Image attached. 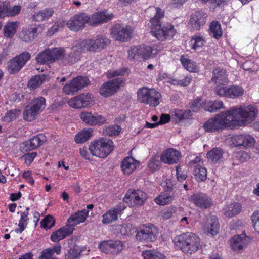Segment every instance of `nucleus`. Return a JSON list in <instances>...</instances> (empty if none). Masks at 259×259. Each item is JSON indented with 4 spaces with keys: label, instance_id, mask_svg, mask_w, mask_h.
Segmentation results:
<instances>
[{
    "label": "nucleus",
    "instance_id": "nucleus-25",
    "mask_svg": "<svg viewBox=\"0 0 259 259\" xmlns=\"http://www.w3.org/2000/svg\"><path fill=\"white\" fill-rule=\"evenodd\" d=\"M74 228L69 225L61 227L58 230L52 233L51 236V239L53 242H58L65 238L66 236L70 235L73 232Z\"/></svg>",
    "mask_w": 259,
    "mask_h": 259
},
{
    "label": "nucleus",
    "instance_id": "nucleus-9",
    "mask_svg": "<svg viewBox=\"0 0 259 259\" xmlns=\"http://www.w3.org/2000/svg\"><path fill=\"white\" fill-rule=\"evenodd\" d=\"M31 54L24 51L11 59L7 63V69L11 74L18 73L30 59Z\"/></svg>",
    "mask_w": 259,
    "mask_h": 259
},
{
    "label": "nucleus",
    "instance_id": "nucleus-47",
    "mask_svg": "<svg viewBox=\"0 0 259 259\" xmlns=\"http://www.w3.org/2000/svg\"><path fill=\"white\" fill-rule=\"evenodd\" d=\"M209 29L213 36L217 39L220 38L222 35L221 25L218 21H214L211 22Z\"/></svg>",
    "mask_w": 259,
    "mask_h": 259
},
{
    "label": "nucleus",
    "instance_id": "nucleus-56",
    "mask_svg": "<svg viewBox=\"0 0 259 259\" xmlns=\"http://www.w3.org/2000/svg\"><path fill=\"white\" fill-rule=\"evenodd\" d=\"M73 79L74 84H77L82 88L87 86L90 83L89 79L85 76H79L73 78Z\"/></svg>",
    "mask_w": 259,
    "mask_h": 259
},
{
    "label": "nucleus",
    "instance_id": "nucleus-44",
    "mask_svg": "<svg viewBox=\"0 0 259 259\" xmlns=\"http://www.w3.org/2000/svg\"><path fill=\"white\" fill-rule=\"evenodd\" d=\"M17 23L12 22L7 24L4 27V34L5 37H12L16 32Z\"/></svg>",
    "mask_w": 259,
    "mask_h": 259
},
{
    "label": "nucleus",
    "instance_id": "nucleus-20",
    "mask_svg": "<svg viewBox=\"0 0 259 259\" xmlns=\"http://www.w3.org/2000/svg\"><path fill=\"white\" fill-rule=\"evenodd\" d=\"M64 50L63 51V53ZM82 54L79 48L75 43L70 50V51L65 55L63 53L62 57L63 62L67 64H73L78 61L80 58V55Z\"/></svg>",
    "mask_w": 259,
    "mask_h": 259
},
{
    "label": "nucleus",
    "instance_id": "nucleus-1",
    "mask_svg": "<svg viewBox=\"0 0 259 259\" xmlns=\"http://www.w3.org/2000/svg\"><path fill=\"white\" fill-rule=\"evenodd\" d=\"M257 110L252 105L233 107L229 110L217 114L203 125L207 132H215L225 128H231L251 123L255 119Z\"/></svg>",
    "mask_w": 259,
    "mask_h": 259
},
{
    "label": "nucleus",
    "instance_id": "nucleus-29",
    "mask_svg": "<svg viewBox=\"0 0 259 259\" xmlns=\"http://www.w3.org/2000/svg\"><path fill=\"white\" fill-rule=\"evenodd\" d=\"M88 213L89 211L86 209L78 211L77 212L72 215L68 219V225L73 228V227L74 226L84 222Z\"/></svg>",
    "mask_w": 259,
    "mask_h": 259
},
{
    "label": "nucleus",
    "instance_id": "nucleus-12",
    "mask_svg": "<svg viewBox=\"0 0 259 259\" xmlns=\"http://www.w3.org/2000/svg\"><path fill=\"white\" fill-rule=\"evenodd\" d=\"M90 17L84 13H80L72 17L66 23L67 27L72 31L77 32L85 27L90 22Z\"/></svg>",
    "mask_w": 259,
    "mask_h": 259
},
{
    "label": "nucleus",
    "instance_id": "nucleus-63",
    "mask_svg": "<svg viewBox=\"0 0 259 259\" xmlns=\"http://www.w3.org/2000/svg\"><path fill=\"white\" fill-rule=\"evenodd\" d=\"M191 41L193 45V48L196 49L203 45L204 40L199 36H194L193 37Z\"/></svg>",
    "mask_w": 259,
    "mask_h": 259
},
{
    "label": "nucleus",
    "instance_id": "nucleus-46",
    "mask_svg": "<svg viewBox=\"0 0 259 259\" xmlns=\"http://www.w3.org/2000/svg\"><path fill=\"white\" fill-rule=\"evenodd\" d=\"M110 243V253L117 254L121 251L123 248L122 242L120 240H109Z\"/></svg>",
    "mask_w": 259,
    "mask_h": 259
},
{
    "label": "nucleus",
    "instance_id": "nucleus-15",
    "mask_svg": "<svg viewBox=\"0 0 259 259\" xmlns=\"http://www.w3.org/2000/svg\"><path fill=\"white\" fill-rule=\"evenodd\" d=\"M110 33L115 40L125 42L131 38L132 30L130 27L116 24L112 28Z\"/></svg>",
    "mask_w": 259,
    "mask_h": 259
},
{
    "label": "nucleus",
    "instance_id": "nucleus-40",
    "mask_svg": "<svg viewBox=\"0 0 259 259\" xmlns=\"http://www.w3.org/2000/svg\"><path fill=\"white\" fill-rule=\"evenodd\" d=\"M192 115L190 110H177L172 114L171 116L172 118H175L176 122L180 121L182 120L189 119Z\"/></svg>",
    "mask_w": 259,
    "mask_h": 259
},
{
    "label": "nucleus",
    "instance_id": "nucleus-48",
    "mask_svg": "<svg viewBox=\"0 0 259 259\" xmlns=\"http://www.w3.org/2000/svg\"><path fill=\"white\" fill-rule=\"evenodd\" d=\"M224 108V104L222 101L215 100L209 102L206 106L205 110L210 112H216L218 109Z\"/></svg>",
    "mask_w": 259,
    "mask_h": 259
},
{
    "label": "nucleus",
    "instance_id": "nucleus-7",
    "mask_svg": "<svg viewBox=\"0 0 259 259\" xmlns=\"http://www.w3.org/2000/svg\"><path fill=\"white\" fill-rule=\"evenodd\" d=\"M138 100L142 103L149 105L151 107H156L159 104L161 94L153 89L143 87L137 92Z\"/></svg>",
    "mask_w": 259,
    "mask_h": 259
},
{
    "label": "nucleus",
    "instance_id": "nucleus-43",
    "mask_svg": "<svg viewBox=\"0 0 259 259\" xmlns=\"http://www.w3.org/2000/svg\"><path fill=\"white\" fill-rule=\"evenodd\" d=\"M142 254L144 259H165L163 254L155 250H145Z\"/></svg>",
    "mask_w": 259,
    "mask_h": 259
},
{
    "label": "nucleus",
    "instance_id": "nucleus-28",
    "mask_svg": "<svg viewBox=\"0 0 259 259\" xmlns=\"http://www.w3.org/2000/svg\"><path fill=\"white\" fill-rule=\"evenodd\" d=\"M38 35V28L29 27L23 29L19 33V38L24 42H30L34 40Z\"/></svg>",
    "mask_w": 259,
    "mask_h": 259
},
{
    "label": "nucleus",
    "instance_id": "nucleus-49",
    "mask_svg": "<svg viewBox=\"0 0 259 259\" xmlns=\"http://www.w3.org/2000/svg\"><path fill=\"white\" fill-rule=\"evenodd\" d=\"M244 93V90L239 86H232L228 88V95L230 98H234L242 96Z\"/></svg>",
    "mask_w": 259,
    "mask_h": 259
},
{
    "label": "nucleus",
    "instance_id": "nucleus-11",
    "mask_svg": "<svg viewBox=\"0 0 259 259\" xmlns=\"http://www.w3.org/2000/svg\"><path fill=\"white\" fill-rule=\"evenodd\" d=\"M157 228L152 224L148 226H143V228L137 232L136 238L137 240L144 242H153L157 239Z\"/></svg>",
    "mask_w": 259,
    "mask_h": 259
},
{
    "label": "nucleus",
    "instance_id": "nucleus-42",
    "mask_svg": "<svg viewBox=\"0 0 259 259\" xmlns=\"http://www.w3.org/2000/svg\"><path fill=\"white\" fill-rule=\"evenodd\" d=\"M194 172L197 181L202 182L206 179L207 170L204 167L194 166Z\"/></svg>",
    "mask_w": 259,
    "mask_h": 259
},
{
    "label": "nucleus",
    "instance_id": "nucleus-39",
    "mask_svg": "<svg viewBox=\"0 0 259 259\" xmlns=\"http://www.w3.org/2000/svg\"><path fill=\"white\" fill-rule=\"evenodd\" d=\"M174 193L169 194L168 193L161 194L154 199V202L158 204L164 205L171 202L175 198Z\"/></svg>",
    "mask_w": 259,
    "mask_h": 259
},
{
    "label": "nucleus",
    "instance_id": "nucleus-33",
    "mask_svg": "<svg viewBox=\"0 0 259 259\" xmlns=\"http://www.w3.org/2000/svg\"><path fill=\"white\" fill-rule=\"evenodd\" d=\"M54 13L53 8H48L39 12H35L32 18L36 21L41 22L50 18Z\"/></svg>",
    "mask_w": 259,
    "mask_h": 259
},
{
    "label": "nucleus",
    "instance_id": "nucleus-50",
    "mask_svg": "<svg viewBox=\"0 0 259 259\" xmlns=\"http://www.w3.org/2000/svg\"><path fill=\"white\" fill-rule=\"evenodd\" d=\"M139 46H134L128 51V59L131 61H140L139 56Z\"/></svg>",
    "mask_w": 259,
    "mask_h": 259
},
{
    "label": "nucleus",
    "instance_id": "nucleus-13",
    "mask_svg": "<svg viewBox=\"0 0 259 259\" xmlns=\"http://www.w3.org/2000/svg\"><path fill=\"white\" fill-rule=\"evenodd\" d=\"M123 82L122 77L115 78L104 82L99 89L100 94L105 97H109L117 92Z\"/></svg>",
    "mask_w": 259,
    "mask_h": 259
},
{
    "label": "nucleus",
    "instance_id": "nucleus-16",
    "mask_svg": "<svg viewBox=\"0 0 259 259\" xmlns=\"http://www.w3.org/2000/svg\"><path fill=\"white\" fill-rule=\"evenodd\" d=\"M79 117L83 122L91 126H101L107 122L105 117L97 113L84 111L80 114Z\"/></svg>",
    "mask_w": 259,
    "mask_h": 259
},
{
    "label": "nucleus",
    "instance_id": "nucleus-6",
    "mask_svg": "<svg viewBox=\"0 0 259 259\" xmlns=\"http://www.w3.org/2000/svg\"><path fill=\"white\" fill-rule=\"evenodd\" d=\"M45 107L46 99L44 97L34 98L26 106L23 113L24 119L28 121H32Z\"/></svg>",
    "mask_w": 259,
    "mask_h": 259
},
{
    "label": "nucleus",
    "instance_id": "nucleus-57",
    "mask_svg": "<svg viewBox=\"0 0 259 259\" xmlns=\"http://www.w3.org/2000/svg\"><path fill=\"white\" fill-rule=\"evenodd\" d=\"M204 102L200 98H197L194 100L191 105L190 108L193 112H197L200 108L203 107Z\"/></svg>",
    "mask_w": 259,
    "mask_h": 259
},
{
    "label": "nucleus",
    "instance_id": "nucleus-52",
    "mask_svg": "<svg viewBox=\"0 0 259 259\" xmlns=\"http://www.w3.org/2000/svg\"><path fill=\"white\" fill-rule=\"evenodd\" d=\"M118 217L113 211L109 210L103 215L102 223L108 224L117 220Z\"/></svg>",
    "mask_w": 259,
    "mask_h": 259
},
{
    "label": "nucleus",
    "instance_id": "nucleus-24",
    "mask_svg": "<svg viewBox=\"0 0 259 259\" xmlns=\"http://www.w3.org/2000/svg\"><path fill=\"white\" fill-rule=\"evenodd\" d=\"M46 141V137L43 134L34 136L29 140L24 143V148L26 151H31L40 146Z\"/></svg>",
    "mask_w": 259,
    "mask_h": 259
},
{
    "label": "nucleus",
    "instance_id": "nucleus-22",
    "mask_svg": "<svg viewBox=\"0 0 259 259\" xmlns=\"http://www.w3.org/2000/svg\"><path fill=\"white\" fill-rule=\"evenodd\" d=\"M113 17V14L108 12L106 10L98 12L92 15L93 21L90 22V24L91 25H96L106 23L111 20Z\"/></svg>",
    "mask_w": 259,
    "mask_h": 259
},
{
    "label": "nucleus",
    "instance_id": "nucleus-8",
    "mask_svg": "<svg viewBox=\"0 0 259 259\" xmlns=\"http://www.w3.org/2000/svg\"><path fill=\"white\" fill-rule=\"evenodd\" d=\"M64 49L61 48H53L47 49L39 53L35 58L37 63L41 64L53 62L55 60L61 59Z\"/></svg>",
    "mask_w": 259,
    "mask_h": 259
},
{
    "label": "nucleus",
    "instance_id": "nucleus-53",
    "mask_svg": "<svg viewBox=\"0 0 259 259\" xmlns=\"http://www.w3.org/2000/svg\"><path fill=\"white\" fill-rule=\"evenodd\" d=\"M20 113V110L18 109H13L8 111L4 117V120L10 122L15 119L18 114Z\"/></svg>",
    "mask_w": 259,
    "mask_h": 259
},
{
    "label": "nucleus",
    "instance_id": "nucleus-10",
    "mask_svg": "<svg viewBox=\"0 0 259 259\" xmlns=\"http://www.w3.org/2000/svg\"><path fill=\"white\" fill-rule=\"evenodd\" d=\"M147 198V194L141 190H129L123 198V201L131 207L140 206L144 204Z\"/></svg>",
    "mask_w": 259,
    "mask_h": 259
},
{
    "label": "nucleus",
    "instance_id": "nucleus-54",
    "mask_svg": "<svg viewBox=\"0 0 259 259\" xmlns=\"http://www.w3.org/2000/svg\"><path fill=\"white\" fill-rule=\"evenodd\" d=\"M160 165V161L158 160V157L154 156L149 160L148 166L150 171L153 172L159 169Z\"/></svg>",
    "mask_w": 259,
    "mask_h": 259
},
{
    "label": "nucleus",
    "instance_id": "nucleus-27",
    "mask_svg": "<svg viewBox=\"0 0 259 259\" xmlns=\"http://www.w3.org/2000/svg\"><path fill=\"white\" fill-rule=\"evenodd\" d=\"M21 7L19 5H15L10 7L6 2H0V17L4 14L7 16H14L19 14Z\"/></svg>",
    "mask_w": 259,
    "mask_h": 259
},
{
    "label": "nucleus",
    "instance_id": "nucleus-18",
    "mask_svg": "<svg viewBox=\"0 0 259 259\" xmlns=\"http://www.w3.org/2000/svg\"><path fill=\"white\" fill-rule=\"evenodd\" d=\"M92 98L93 95L90 93L82 94L69 100L68 103L70 106L79 109L90 106L92 103Z\"/></svg>",
    "mask_w": 259,
    "mask_h": 259
},
{
    "label": "nucleus",
    "instance_id": "nucleus-19",
    "mask_svg": "<svg viewBox=\"0 0 259 259\" xmlns=\"http://www.w3.org/2000/svg\"><path fill=\"white\" fill-rule=\"evenodd\" d=\"M207 15L201 11H196L192 14L189 24L192 29L199 30L205 24Z\"/></svg>",
    "mask_w": 259,
    "mask_h": 259
},
{
    "label": "nucleus",
    "instance_id": "nucleus-45",
    "mask_svg": "<svg viewBox=\"0 0 259 259\" xmlns=\"http://www.w3.org/2000/svg\"><path fill=\"white\" fill-rule=\"evenodd\" d=\"M74 83L73 79L69 84H65L63 88L64 92L66 94H73L83 89L80 85Z\"/></svg>",
    "mask_w": 259,
    "mask_h": 259
},
{
    "label": "nucleus",
    "instance_id": "nucleus-4",
    "mask_svg": "<svg viewBox=\"0 0 259 259\" xmlns=\"http://www.w3.org/2000/svg\"><path fill=\"white\" fill-rule=\"evenodd\" d=\"M113 142L112 140L101 139L91 143L89 150L93 156L104 158L113 151Z\"/></svg>",
    "mask_w": 259,
    "mask_h": 259
},
{
    "label": "nucleus",
    "instance_id": "nucleus-30",
    "mask_svg": "<svg viewBox=\"0 0 259 259\" xmlns=\"http://www.w3.org/2000/svg\"><path fill=\"white\" fill-rule=\"evenodd\" d=\"M241 208V205L238 202L226 203L223 208L224 214L227 217L232 218L238 214Z\"/></svg>",
    "mask_w": 259,
    "mask_h": 259
},
{
    "label": "nucleus",
    "instance_id": "nucleus-31",
    "mask_svg": "<svg viewBox=\"0 0 259 259\" xmlns=\"http://www.w3.org/2000/svg\"><path fill=\"white\" fill-rule=\"evenodd\" d=\"M211 81L215 84L223 85L228 82L226 71L222 68H216L213 70Z\"/></svg>",
    "mask_w": 259,
    "mask_h": 259
},
{
    "label": "nucleus",
    "instance_id": "nucleus-41",
    "mask_svg": "<svg viewBox=\"0 0 259 259\" xmlns=\"http://www.w3.org/2000/svg\"><path fill=\"white\" fill-rule=\"evenodd\" d=\"M183 67L188 71L191 72H196L197 68L196 64L183 55L181 56L180 59Z\"/></svg>",
    "mask_w": 259,
    "mask_h": 259
},
{
    "label": "nucleus",
    "instance_id": "nucleus-35",
    "mask_svg": "<svg viewBox=\"0 0 259 259\" xmlns=\"http://www.w3.org/2000/svg\"><path fill=\"white\" fill-rule=\"evenodd\" d=\"M219 228L218 220L216 217L213 216L207 221L205 230L206 232L214 236L218 233Z\"/></svg>",
    "mask_w": 259,
    "mask_h": 259
},
{
    "label": "nucleus",
    "instance_id": "nucleus-60",
    "mask_svg": "<svg viewBox=\"0 0 259 259\" xmlns=\"http://www.w3.org/2000/svg\"><path fill=\"white\" fill-rule=\"evenodd\" d=\"M125 70L124 69H119L117 70L110 71L107 72V76L108 78L111 79L113 77L123 76Z\"/></svg>",
    "mask_w": 259,
    "mask_h": 259
},
{
    "label": "nucleus",
    "instance_id": "nucleus-2",
    "mask_svg": "<svg viewBox=\"0 0 259 259\" xmlns=\"http://www.w3.org/2000/svg\"><path fill=\"white\" fill-rule=\"evenodd\" d=\"M147 13H153V17L150 16L151 25V33L157 39L164 41L171 39L176 33L172 25L166 23L163 25L160 22V19L164 17V12L160 8L150 7L147 10Z\"/></svg>",
    "mask_w": 259,
    "mask_h": 259
},
{
    "label": "nucleus",
    "instance_id": "nucleus-38",
    "mask_svg": "<svg viewBox=\"0 0 259 259\" xmlns=\"http://www.w3.org/2000/svg\"><path fill=\"white\" fill-rule=\"evenodd\" d=\"M82 250L78 245L74 244L69 247L65 254L66 259H77L80 256Z\"/></svg>",
    "mask_w": 259,
    "mask_h": 259
},
{
    "label": "nucleus",
    "instance_id": "nucleus-32",
    "mask_svg": "<svg viewBox=\"0 0 259 259\" xmlns=\"http://www.w3.org/2000/svg\"><path fill=\"white\" fill-rule=\"evenodd\" d=\"M139 56L141 59H148L149 58L154 57L158 53V50L149 46L139 45Z\"/></svg>",
    "mask_w": 259,
    "mask_h": 259
},
{
    "label": "nucleus",
    "instance_id": "nucleus-21",
    "mask_svg": "<svg viewBox=\"0 0 259 259\" xmlns=\"http://www.w3.org/2000/svg\"><path fill=\"white\" fill-rule=\"evenodd\" d=\"M181 156L179 151L169 148L162 154L160 160L164 163L173 164L178 162Z\"/></svg>",
    "mask_w": 259,
    "mask_h": 259
},
{
    "label": "nucleus",
    "instance_id": "nucleus-51",
    "mask_svg": "<svg viewBox=\"0 0 259 259\" xmlns=\"http://www.w3.org/2000/svg\"><path fill=\"white\" fill-rule=\"evenodd\" d=\"M137 232V229L131 224H124L120 228V232L122 235L130 236Z\"/></svg>",
    "mask_w": 259,
    "mask_h": 259
},
{
    "label": "nucleus",
    "instance_id": "nucleus-36",
    "mask_svg": "<svg viewBox=\"0 0 259 259\" xmlns=\"http://www.w3.org/2000/svg\"><path fill=\"white\" fill-rule=\"evenodd\" d=\"M47 76L39 74L32 77L28 82V87L31 90H34L41 85L47 79Z\"/></svg>",
    "mask_w": 259,
    "mask_h": 259
},
{
    "label": "nucleus",
    "instance_id": "nucleus-37",
    "mask_svg": "<svg viewBox=\"0 0 259 259\" xmlns=\"http://www.w3.org/2000/svg\"><path fill=\"white\" fill-rule=\"evenodd\" d=\"M92 135L91 129H83L78 132L74 138L76 143H83L88 141Z\"/></svg>",
    "mask_w": 259,
    "mask_h": 259
},
{
    "label": "nucleus",
    "instance_id": "nucleus-64",
    "mask_svg": "<svg viewBox=\"0 0 259 259\" xmlns=\"http://www.w3.org/2000/svg\"><path fill=\"white\" fill-rule=\"evenodd\" d=\"M53 256L52 251L50 248H47L41 252L39 259H52L54 258Z\"/></svg>",
    "mask_w": 259,
    "mask_h": 259
},
{
    "label": "nucleus",
    "instance_id": "nucleus-59",
    "mask_svg": "<svg viewBox=\"0 0 259 259\" xmlns=\"http://www.w3.org/2000/svg\"><path fill=\"white\" fill-rule=\"evenodd\" d=\"M251 219L255 230L259 233V210L253 212Z\"/></svg>",
    "mask_w": 259,
    "mask_h": 259
},
{
    "label": "nucleus",
    "instance_id": "nucleus-62",
    "mask_svg": "<svg viewBox=\"0 0 259 259\" xmlns=\"http://www.w3.org/2000/svg\"><path fill=\"white\" fill-rule=\"evenodd\" d=\"M176 174L177 180L180 182H182L186 180L187 175L186 171L182 170L181 166H178L176 167Z\"/></svg>",
    "mask_w": 259,
    "mask_h": 259
},
{
    "label": "nucleus",
    "instance_id": "nucleus-34",
    "mask_svg": "<svg viewBox=\"0 0 259 259\" xmlns=\"http://www.w3.org/2000/svg\"><path fill=\"white\" fill-rule=\"evenodd\" d=\"M223 151L218 148H214L207 152V157L209 161L213 163H219L222 161Z\"/></svg>",
    "mask_w": 259,
    "mask_h": 259
},
{
    "label": "nucleus",
    "instance_id": "nucleus-3",
    "mask_svg": "<svg viewBox=\"0 0 259 259\" xmlns=\"http://www.w3.org/2000/svg\"><path fill=\"white\" fill-rule=\"evenodd\" d=\"M200 241L199 237L195 234L186 232L176 236L173 242L182 252L191 254L199 249Z\"/></svg>",
    "mask_w": 259,
    "mask_h": 259
},
{
    "label": "nucleus",
    "instance_id": "nucleus-17",
    "mask_svg": "<svg viewBox=\"0 0 259 259\" xmlns=\"http://www.w3.org/2000/svg\"><path fill=\"white\" fill-rule=\"evenodd\" d=\"M189 200L195 206L201 209H207L213 204L212 199L202 192L194 193L190 197Z\"/></svg>",
    "mask_w": 259,
    "mask_h": 259
},
{
    "label": "nucleus",
    "instance_id": "nucleus-5",
    "mask_svg": "<svg viewBox=\"0 0 259 259\" xmlns=\"http://www.w3.org/2000/svg\"><path fill=\"white\" fill-rule=\"evenodd\" d=\"M82 53L85 52H97L110 43V40L104 36H99L96 39H87L76 42Z\"/></svg>",
    "mask_w": 259,
    "mask_h": 259
},
{
    "label": "nucleus",
    "instance_id": "nucleus-61",
    "mask_svg": "<svg viewBox=\"0 0 259 259\" xmlns=\"http://www.w3.org/2000/svg\"><path fill=\"white\" fill-rule=\"evenodd\" d=\"M121 128L118 125H113L109 126L106 129V132L110 136H115L119 134L121 131Z\"/></svg>",
    "mask_w": 259,
    "mask_h": 259
},
{
    "label": "nucleus",
    "instance_id": "nucleus-14",
    "mask_svg": "<svg viewBox=\"0 0 259 259\" xmlns=\"http://www.w3.org/2000/svg\"><path fill=\"white\" fill-rule=\"evenodd\" d=\"M230 141L233 147L250 148L255 144L254 138L247 134L233 135L231 137Z\"/></svg>",
    "mask_w": 259,
    "mask_h": 259
},
{
    "label": "nucleus",
    "instance_id": "nucleus-26",
    "mask_svg": "<svg viewBox=\"0 0 259 259\" xmlns=\"http://www.w3.org/2000/svg\"><path fill=\"white\" fill-rule=\"evenodd\" d=\"M138 165L139 162L133 157H127L121 162V168L124 174L130 175L135 170Z\"/></svg>",
    "mask_w": 259,
    "mask_h": 259
},
{
    "label": "nucleus",
    "instance_id": "nucleus-55",
    "mask_svg": "<svg viewBox=\"0 0 259 259\" xmlns=\"http://www.w3.org/2000/svg\"><path fill=\"white\" fill-rule=\"evenodd\" d=\"M55 220L51 215L46 217L41 221L40 224L44 228L49 229L55 225Z\"/></svg>",
    "mask_w": 259,
    "mask_h": 259
},
{
    "label": "nucleus",
    "instance_id": "nucleus-23",
    "mask_svg": "<svg viewBox=\"0 0 259 259\" xmlns=\"http://www.w3.org/2000/svg\"><path fill=\"white\" fill-rule=\"evenodd\" d=\"M248 237L245 234L234 235L231 240V246L234 251L242 250L247 244Z\"/></svg>",
    "mask_w": 259,
    "mask_h": 259
},
{
    "label": "nucleus",
    "instance_id": "nucleus-58",
    "mask_svg": "<svg viewBox=\"0 0 259 259\" xmlns=\"http://www.w3.org/2000/svg\"><path fill=\"white\" fill-rule=\"evenodd\" d=\"M101 251L105 253H110V243L109 240L104 241L101 242L98 246Z\"/></svg>",
    "mask_w": 259,
    "mask_h": 259
}]
</instances>
